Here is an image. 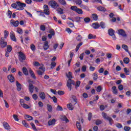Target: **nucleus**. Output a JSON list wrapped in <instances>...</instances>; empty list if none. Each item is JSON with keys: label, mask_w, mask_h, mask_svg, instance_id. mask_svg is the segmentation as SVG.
<instances>
[{"label": "nucleus", "mask_w": 131, "mask_h": 131, "mask_svg": "<svg viewBox=\"0 0 131 131\" xmlns=\"http://www.w3.org/2000/svg\"><path fill=\"white\" fill-rule=\"evenodd\" d=\"M93 79L94 80H97V79H98V73H94L93 74Z\"/></svg>", "instance_id": "a19ab883"}, {"label": "nucleus", "mask_w": 131, "mask_h": 131, "mask_svg": "<svg viewBox=\"0 0 131 131\" xmlns=\"http://www.w3.org/2000/svg\"><path fill=\"white\" fill-rule=\"evenodd\" d=\"M76 126L78 130H81V125H80V123L79 122H76Z\"/></svg>", "instance_id": "72a5a7b5"}, {"label": "nucleus", "mask_w": 131, "mask_h": 131, "mask_svg": "<svg viewBox=\"0 0 131 131\" xmlns=\"http://www.w3.org/2000/svg\"><path fill=\"white\" fill-rule=\"evenodd\" d=\"M124 129L125 131H129L130 129V128L129 127V126H125L124 127Z\"/></svg>", "instance_id": "774afa93"}, {"label": "nucleus", "mask_w": 131, "mask_h": 131, "mask_svg": "<svg viewBox=\"0 0 131 131\" xmlns=\"http://www.w3.org/2000/svg\"><path fill=\"white\" fill-rule=\"evenodd\" d=\"M40 29L42 31H46V26L45 25H41L40 26Z\"/></svg>", "instance_id": "13d9d810"}, {"label": "nucleus", "mask_w": 131, "mask_h": 131, "mask_svg": "<svg viewBox=\"0 0 131 131\" xmlns=\"http://www.w3.org/2000/svg\"><path fill=\"white\" fill-rule=\"evenodd\" d=\"M39 97L41 100H45L46 99V94L44 92H41L39 94Z\"/></svg>", "instance_id": "412c9836"}, {"label": "nucleus", "mask_w": 131, "mask_h": 131, "mask_svg": "<svg viewBox=\"0 0 131 131\" xmlns=\"http://www.w3.org/2000/svg\"><path fill=\"white\" fill-rule=\"evenodd\" d=\"M17 32L19 34H23V30L20 28H17Z\"/></svg>", "instance_id": "f704fd0d"}, {"label": "nucleus", "mask_w": 131, "mask_h": 131, "mask_svg": "<svg viewBox=\"0 0 131 131\" xmlns=\"http://www.w3.org/2000/svg\"><path fill=\"white\" fill-rule=\"evenodd\" d=\"M0 45L1 47L4 48L7 47V46L8 45V43L7 42V41H5V38H1L0 40Z\"/></svg>", "instance_id": "423d86ee"}, {"label": "nucleus", "mask_w": 131, "mask_h": 131, "mask_svg": "<svg viewBox=\"0 0 131 131\" xmlns=\"http://www.w3.org/2000/svg\"><path fill=\"white\" fill-rule=\"evenodd\" d=\"M30 49L33 51H35V46L33 44H31L30 45Z\"/></svg>", "instance_id": "680f3d73"}, {"label": "nucleus", "mask_w": 131, "mask_h": 131, "mask_svg": "<svg viewBox=\"0 0 131 131\" xmlns=\"http://www.w3.org/2000/svg\"><path fill=\"white\" fill-rule=\"evenodd\" d=\"M66 75L67 77L69 78L67 82V86L69 90L71 91V84H73V85L75 84L74 81L72 80V78H73V77L72 76V73L71 72H69L68 74L67 73H66Z\"/></svg>", "instance_id": "f257e3e1"}, {"label": "nucleus", "mask_w": 131, "mask_h": 131, "mask_svg": "<svg viewBox=\"0 0 131 131\" xmlns=\"http://www.w3.org/2000/svg\"><path fill=\"white\" fill-rule=\"evenodd\" d=\"M54 67H56V62H51V69H53V68Z\"/></svg>", "instance_id": "69168bd1"}, {"label": "nucleus", "mask_w": 131, "mask_h": 131, "mask_svg": "<svg viewBox=\"0 0 131 131\" xmlns=\"http://www.w3.org/2000/svg\"><path fill=\"white\" fill-rule=\"evenodd\" d=\"M58 2L63 6L66 5V1L65 0H58Z\"/></svg>", "instance_id": "09e8293b"}, {"label": "nucleus", "mask_w": 131, "mask_h": 131, "mask_svg": "<svg viewBox=\"0 0 131 131\" xmlns=\"http://www.w3.org/2000/svg\"><path fill=\"white\" fill-rule=\"evenodd\" d=\"M92 18H93V20L95 21H97L98 20V15L96 13H94L92 14Z\"/></svg>", "instance_id": "c756f323"}, {"label": "nucleus", "mask_w": 131, "mask_h": 131, "mask_svg": "<svg viewBox=\"0 0 131 131\" xmlns=\"http://www.w3.org/2000/svg\"><path fill=\"white\" fill-rule=\"evenodd\" d=\"M97 10L98 11H100V12H106V11H107V10H106V8L102 6L98 7Z\"/></svg>", "instance_id": "5701e85b"}, {"label": "nucleus", "mask_w": 131, "mask_h": 131, "mask_svg": "<svg viewBox=\"0 0 131 131\" xmlns=\"http://www.w3.org/2000/svg\"><path fill=\"white\" fill-rule=\"evenodd\" d=\"M123 62L125 63V64H128L129 63V58L128 57H125L123 59Z\"/></svg>", "instance_id": "2f4dec72"}, {"label": "nucleus", "mask_w": 131, "mask_h": 131, "mask_svg": "<svg viewBox=\"0 0 131 131\" xmlns=\"http://www.w3.org/2000/svg\"><path fill=\"white\" fill-rule=\"evenodd\" d=\"M10 24L11 26H14V27H18L19 26V21H14V19H11L10 20Z\"/></svg>", "instance_id": "1a4fd4ad"}, {"label": "nucleus", "mask_w": 131, "mask_h": 131, "mask_svg": "<svg viewBox=\"0 0 131 131\" xmlns=\"http://www.w3.org/2000/svg\"><path fill=\"white\" fill-rule=\"evenodd\" d=\"M80 7L81 8V9H84V10H86V11H90V9L89 7L85 5H81Z\"/></svg>", "instance_id": "cd10ccee"}, {"label": "nucleus", "mask_w": 131, "mask_h": 131, "mask_svg": "<svg viewBox=\"0 0 131 131\" xmlns=\"http://www.w3.org/2000/svg\"><path fill=\"white\" fill-rule=\"evenodd\" d=\"M16 4L17 5L18 7L17 10L18 11H22L24 10V8L26 7V4L23 3H21V2H16Z\"/></svg>", "instance_id": "7ed1b4c3"}, {"label": "nucleus", "mask_w": 131, "mask_h": 131, "mask_svg": "<svg viewBox=\"0 0 131 131\" xmlns=\"http://www.w3.org/2000/svg\"><path fill=\"white\" fill-rule=\"evenodd\" d=\"M118 33L119 35H121L123 37H126L127 35L125 33V31L123 29H120L118 31Z\"/></svg>", "instance_id": "6e6552de"}, {"label": "nucleus", "mask_w": 131, "mask_h": 131, "mask_svg": "<svg viewBox=\"0 0 131 131\" xmlns=\"http://www.w3.org/2000/svg\"><path fill=\"white\" fill-rule=\"evenodd\" d=\"M7 15L9 18H12V11L8 10Z\"/></svg>", "instance_id": "49530a36"}, {"label": "nucleus", "mask_w": 131, "mask_h": 131, "mask_svg": "<svg viewBox=\"0 0 131 131\" xmlns=\"http://www.w3.org/2000/svg\"><path fill=\"white\" fill-rule=\"evenodd\" d=\"M112 89L113 94H114L115 95H116V94H117V89H116V86H113Z\"/></svg>", "instance_id": "473e14b6"}, {"label": "nucleus", "mask_w": 131, "mask_h": 131, "mask_svg": "<svg viewBox=\"0 0 131 131\" xmlns=\"http://www.w3.org/2000/svg\"><path fill=\"white\" fill-rule=\"evenodd\" d=\"M84 21L85 23H89L91 21L90 17H85L84 18Z\"/></svg>", "instance_id": "8fccbe9b"}, {"label": "nucleus", "mask_w": 131, "mask_h": 131, "mask_svg": "<svg viewBox=\"0 0 131 131\" xmlns=\"http://www.w3.org/2000/svg\"><path fill=\"white\" fill-rule=\"evenodd\" d=\"M102 115L103 118H104V119H106L107 120H108L110 124L111 125H112V123L113 122V120L112 119V118L110 117H108V116H107V114L105 113H102Z\"/></svg>", "instance_id": "20e7f679"}, {"label": "nucleus", "mask_w": 131, "mask_h": 131, "mask_svg": "<svg viewBox=\"0 0 131 131\" xmlns=\"http://www.w3.org/2000/svg\"><path fill=\"white\" fill-rule=\"evenodd\" d=\"M80 19H82V17L77 16L74 17V20L75 21V22L79 23V22H81V20H80Z\"/></svg>", "instance_id": "393cba45"}, {"label": "nucleus", "mask_w": 131, "mask_h": 131, "mask_svg": "<svg viewBox=\"0 0 131 131\" xmlns=\"http://www.w3.org/2000/svg\"><path fill=\"white\" fill-rule=\"evenodd\" d=\"M9 36V31L7 30L4 31V38H7Z\"/></svg>", "instance_id": "79ce46f5"}, {"label": "nucleus", "mask_w": 131, "mask_h": 131, "mask_svg": "<svg viewBox=\"0 0 131 131\" xmlns=\"http://www.w3.org/2000/svg\"><path fill=\"white\" fill-rule=\"evenodd\" d=\"M101 91H102V86L101 85L98 86L96 89V92H97V93H100Z\"/></svg>", "instance_id": "37998d69"}, {"label": "nucleus", "mask_w": 131, "mask_h": 131, "mask_svg": "<svg viewBox=\"0 0 131 131\" xmlns=\"http://www.w3.org/2000/svg\"><path fill=\"white\" fill-rule=\"evenodd\" d=\"M57 94L59 95V96H63L65 93L63 91L59 90L57 92Z\"/></svg>", "instance_id": "603ef678"}, {"label": "nucleus", "mask_w": 131, "mask_h": 131, "mask_svg": "<svg viewBox=\"0 0 131 131\" xmlns=\"http://www.w3.org/2000/svg\"><path fill=\"white\" fill-rule=\"evenodd\" d=\"M116 126L118 127V128H122V125L120 123H116Z\"/></svg>", "instance_id": "e2e57ef3"}, {"label": "nucleus", "mask_w": 131, "mask_h": 131, "mask_svg": "<svg viewBox=\"0 0 131 131\" xmlns=\"http://www.w3.org/2000/svg\"><path fill=\"white\" fill-rule=\"evenodd\" d=\"M122 49L125 50V51L126 52H127V53H128V54H129V55H130V57L131 55H130V53H129V52L128 51V47H127V46L126 45H122Z\"/></svg>", "instance_id": "a211bd4d"}, {"label": "nucleus", "mask_w": 131, "mask_h": 131, "mask_svg": "<svg viewBox=\"0 0 131 131\" xmlns=\"http://www.w3.org/2000/svg\"><path fill=\"white\" fill-rule=\"evenodd\" d=\"M12 50H13V47H12V46H11V45H7V46L6 51L11 53V52H12Z\"/></svg>", "instance_id": "a878e982"}, {"label": "nucleus", "mask_w": 131, "mask_h": 131, "mask_svg": "<svg viewBox=\"0 0 131 131\" xmlns=\"http://www.w3.org/2000/svg\"><path fill=\"white\" fill-rule=\"evenodd\" d=\"M48 111L49 112H52V110H53V107L51 104L47 105Z\"/></svg>", "instance_id": "c9c22d12"}, {"label": "nucleus", "mask_w": 131, "mask_h": 131, "mask_svg": "<svg viewBox=\"0 0 131 131\" xmlns=\"http://www.w3.org/2000/svg\"><path fill=\"white\" fill-rule=\"evenodd\" d=\"M76 39L78 41H80L82 39V37H81V35H79L76 37Z\"/></svg>", "instance_id": "4d7b16f0"}, {"label": "nucleus", "mask_w": 131, "mask_h": 131, "mask_svg": "<svg viewBox=\"0 0 131 131\" xmlns=\"http://www.w3.org/2000/svg\"><path fill=\"white\" fill-rule=\"evenodd\" d=\"M72 98L74 102H75L74 103V105H76V104L77 103V99L76 98V97L75 96L73 95Z\"/></svg>", "instance_id": "e433bc0d"}, {"label": "nucleus", "mask_w": 131, "mask_h": 131, "mask_svg": "<svg viewBox=\"0 0 131 131\" xmlns=\"http://www.w3.org/2000/svg\"><path fill=\"white\" fill-rule=\"evenodd\" d=\"M23 72L25 75H28V71L25 67L23 68Z\"/></svg>", "instance_id": "bb28decb"}, {"label": "nucleus", "mask_w": 131, "mask_h": 131, "mask_svg": "<svg viewBox=\"0 0 131 131\" xmlns=\"http://www.w3.org/2000/svg\"><path fill=\"white\" fill-rule=\"evenodd\" d=\"M79 85H80V81H76V84H75L76 89H77V88H78V86H79Z\"/></svg>", "instance_id": "0e129e2a"}, {"label": "nucleus", "mask_w": 131, "mask_h": 131, "mask_svg": "<svg viewBox=\"0 0 131 131\" xmlns=\"http://www.w3.org/2000/svg\"><path fill=\"white\" fill-rule=\"evenodd\" d=\"M50 98L51 99H52L54 103H57L58 102V99H57V97L56 96H53V97H50Z\"/></svg>", "instance_id": "a18cd8bd"}, {"label": "nucleus", "mask_w": 131, "mask_h": 131, "mask_svg": "<svg viewBox=\"0 0 131 131\" xmlns=\"http://www.w3.org/2000/svg\"><path fill=\"white\" fill-rule=\"evenodd\" d=\"M3 126L5 129H7V130H10L11 129V126H10V125H9V123L3 122Z\"/></svg>", "instance_id": "9d476101"}, {"label": "nucleus", "mask_w": 131, "mask_h": 131, "mask_svg": "<svg viewBox=\"0 0 131 131\" xmlns=\"http://www.w3.org/2000/svg\"><path fill=\"white\" fill-rule=\"evenodd\" d=\"M22 123L24 125V126H25V127H29V125H28L27 123H26V121H25V120L23 121Z\"/></svg>", "instance_id": "3c124183"}, {"label": "nucleus", "mask_w": 131, "mask_h": 131, "mask_svg": "<svg viewBox=\"0 0 131 131\" xmlns=\"http://www.w3.org/2000/svg\"><path fill=\"white\" fill-rule=\"evenodd\" d=\"M56 110L57 111H63V108L62 107V106L58 105L57 107L56 108Z\"/></svg>", "instance_id": "052dcab7"}, {"label": "nucleus", "mask_w": 131, "mask_h": 131, "mask_svg": "<svg viewBox=\"0 0 131 131\" xmlns=\"http://www.w3.org/2000/svg\"><path fill=\"white\" fill-rule=\"evenodd\" d=\"M43 13L45 15H50V8L49 6L47 5L43 6Z\"/></svg>", "instance_id": "0eeeda50"}, {"label": "nucleus", "mask_w": 131, "mask_h": 131, "mask_svg": "<svg viewBox=\"0 0 131 131\" xmlns=\"http://www.w3.org/2000/svg\"><path fill=\"white\" fill-rule=\"evenodd\" d=\"M102 123V121L100 120H96L95 121V124L96 125H99V124H101Z\"/></svg>", "instance_id": "bf43d9fd"}, {"label": "nucleus", "mask_w": 131, "mask_h": 131, "mask_svg": "<svg viewBox=\"0 0 131 131\" xmlns=\"http://www.w3.org/2000/svg\"><path fill=\"white\" fill-rule=\"evenodd\" d=\"M18 54H19L18 59L20 62H23L25 60V59H26V56H25V54H24V53H23V52H19Z\"/></svg>", "instance_id": "39448f33"}, {"label": "nucleus", "mask_w": 131, "mask_h": 131, "mask_svg": "<svg viewBox=\"0 0 131 131\" xmlns=\"http://www.w3.org/2000/svg\"><path fill=\"white\" fill-rule=\"evenodd\" d=\"M43 48L45 51H47V50H49V48H50V46H49V42L48 41H46L44 42Z\"/></svg>", "instance_id": "ddd939ff"}, {"label": "nucleus", "mask_w": 131, "mask_h": 131, "mask_svg": "<svg viewBox=\"0 0 131 131\" xmlns=\"http://www.w3.org/2000/svg\"><path fill=\"white\" fill-rule=\"evenodd\" d=\"M100 27H101V28H102L103 29H104V28H106V26L105 25V23L101 21L100 24Z\"/></svg>", "instance_id": "ea45409f"}, {"label": "nucleus", "mask_w": 131, "mask_h": 131, "mask_svg": "<svg viewBox=\"0 0 131 131\" xmlns=\"http://www.w3.org/2000/svg\"><path fill=\"white\" fill-rule=\"evenodd\" d=\"M28 89H29V91L30 93L31 94H33V91L34 89V86L33 85V84H32V83H30V84H29V86H28Z\"/></svg>", "instance_id": "9b49d317"}, {"label": "nucleus", "mask_w": 131, "mask_h": 131, "mask_svg": "<svg viewBox=\"0 0 131 131\" xmlns=\"http://www.w3.org/2000/svg\"><path fill=\"white\" fill-rule=\"evenodd\" d=\"M7 78L9 79L10 82H14L15 81V78L12 75H8Z\"/></svg>", "instance_id": "4468645a"}, {"label": "nucleus", "mask_w": 131, "mask_h": 131, "mask_svg": "<svg viewBox=\"0 0 131 131\" xmlns=\"http://www.w3.org/2000/svg\"><path fill=\"white\" fill-rule=\"evenodd\" d=\"M56 123V119H53L52 120H50L48 121V125H54Z\"/></svg>", "instance_id": "aec40b11"}, {"label": "nucleus", "mask_w": 131, "mask_h": 131, "mask_svg": "<svg viewBox=\"0 0 131 131\" xmlns=\"http://www.w3.org/2000/svg\"><path fill=\"white\" fill-rule=\"evenodd\" d=\"M92 27L94 29H99L100 28V24H99V23H93Z\"/></svg>", "instance_id": "f3484780"}, {"label": "nucleus", "mask_w": 131, "mask_h": 131, "mask_svg": "<svg viewBox=\"0 0 131 131\" xmlns=\"http://www.w3.org/2000/svg\"><path fill=\"white\" fill-rule=\"evenodd\" d=\"M74 105L72 104V103H69L67 104V107L68 108L69 110H73L74 108Z\"/></svg>", "instance_id": "4be33fe9"}, {"label": "nucleus", "mask_w": 131, "mask_h": 131, "mask_svg": "<svg viewBox=\"0 0 131 131\" xmlns=\"http://www.w3.org/2000/svg\"><path fill=\"white\" fill-rule=\"evenodd\" d=\"M57 11L58 14H63V9H62L61 8H58L57 9Z\"/></svg>", "instance_id": "6e6d98bb"}, {"label": "nucleus", "mask_w": 131, "mask_h": 131, "mask_svg": "<svg viewBox=\"0 0 131 131\" xmlns=\"http://www.w3.org/2000/svg\"><path fill=\"white\" fill-rule=\"evenodd\" d=\"M29 72L32 78H33L34 79H36V77L35 76V75H34V73H33V71H32L31 69H29Z\"/></svg>", "instance_id": "6ab92c4d"}, {"label": "nucleus", "mask_w": 131, "mask_h": 131, "mask_svg": "<svg viewBox=\"0 0 131 131\" xmlns=\"http://www.w3.org/2000/svg\"><path fill=\"white\" fill-rule=\"evenodd\" d=\"M30 125H31V126L34 130H37V129H36V127H35V125H34V124L33 123L31 122L30 123Z\"/></svg>", "instance_id": "5fc2aeb1"}, {"label": "nucleus", "mask_w": 131, "mask_h": 131, "mask_svg": "<svg viewBox=\"0 0 131 131\" xmlns=\"http://www.w3.org/2000/svg\"><path fill=\"white\" fill-rule=\"evenodd\" d=\"M75 3H76V5H78V6H81V4H82V1L76 0Z\"/></svg>", "instance_id": "c03bdc74"}, {"label": "nucleus", "mask_w": 131, "mask_h": 131, "mask_svg": "<svg viewBox=\"0 0 131 131\" xmlns=\"http://www.w3.org/2000/svg\"><path fill=\"white\" fill-rule=\"evenodd\" d=\"M11 7L12 8H13V9H18V8H17L18 7V5H17V4L16 3H13L11 5Z\"/></svg>", "instance_id": "864d4df0"}, {"label": "nucleus", "mask_w": 131, "mask_h": 131, "mask_svg": "<svg viewBox=\"0 0 131 131\" xmlns=\"http://www.w3.org/2000/svg\"><path fill=\"white\" fill-rule=\"evenodd\" d=\"M10 35L11 40H13V41L15 42L17 41V39L16 38V36H15V34L14 33V32H10Z\"/></svg>", "instance_id": "f8f14e48"}, {"label": "nucleus", "mask_w": 131, "mask_h": 131, "mask_svg": "<svg viewBox=\"0 0 131 131\" xmlns=\"http://www.w3.org/2000/svg\"><path fill=\"white\" fill-rule=\"evenodd\" d=\"M76 12L79 14V15H82V14H83V11H82V10L79 8H77Z\"/></svg>", "instance_id": "c85d7f7f"}, {"label": "nucleus", "mask_w": 131, "mask_h": 131, "mask_svg": "<svg viewBox=\"0 0 131 131\" xmlns=\"http://www.w3.org/2000/svg\"><path fill=\"white\" fill-rule=\"evenodd\" d=\"M48 5L53 9H58L59 8V4L55 1H50L48 3Z\"/></svg>", "instance_id": "f03ea898"}, {"label": "nucleus", "mask_w": 131, "mask_h": 131, "mask_svg": "<svg viewBox=\"0 0 131 131\" xmlns=\"http://www.w3.org/2000/svg\"><path fill=\"white\" fill-rule=\"evenodd\" d=\"M96 35H93L92 34H90L88 36L89 39H94L96 38Z\"/></svg>", "instance_id": "7c9ffc66"}, {"label": "nucleus", "mask_w": 131, "mask_h": 131, "mask_svg": "<svg viewBox=\"0 0 131 131\" xmlns=\"http://www.w3.org/2000/svg\"><path fill=\"white\" fill-rule=\"evenodd\" d=\"M60 119L62 120V121H65L66 123H68V122H69V120L67 119V117H66V116H61Z\"/></svg>", "instance_id": "dca6fc26"}, {"label": "nucleus", "mask_w": 131, "mask_h": 131, "mask_svg": "<svg viewBox=\"0 0 131 131\" xmlns=\"http://www.w3.org/2000/svg\"><path fill=\"white\" fill-rule=\"evenodd\" d=\"M115 33V31L113 29H110L108 30V34L111 36L112 35H114Z\"/></svg>", "instance_id": "b1692460"}, {"label": "nucleus", "mask_w": 131, "mask_h": 131, "mask_svg": "<svg viewBox=\"0 0 131 131\" xmlns=\"http://www.w3.org/2000/svg\"><path fill=\"white\" fill-rule=\"evenodd\" d=\"M16 85L17 86V91L20 92L21 90H22V85L20 84V83L18 81H16Z\"/></svg>", "instance_id": "2eb2a0df"}, {"label": "nucleus", "mask_w": 131, "mask_h": 131, "mask_svg": "<svg viewBox=\"0 0 131 131\" xmlns=\"http://www.w3.org/2000/svg\"><path fill=\"white\" fill-rule=\"evenodd\" d=\"M21 106L24 109H30V106L27 104L24 103Z\"/></svg>", "instance_id": "4c0bfd02"}, {"label": "nucleus", "mask_w": 131, "mask_h": 131, "mask_svg": "<svg viewBox=\"0 0 131 131\" xmlns=\"http://www.w3.org/2000/svg\"><path fill=\"white\" fill-rule=\"evenodd\" d=\"M124 72L126 75H129V70H127V68H124Z\"/></svg>", "instance_id": "58836bf2"}, {"label": "nucleus", "mask_w": 131, "mask_h": 131, "mask_svg": "<svg viewBox=\"0 0 131 131\" xmlns=\"http://www.w3.org/2000/svg\"><path fill=\"white\" fill-rule=\"evenodd\" d=\"M26 117L28 119V121H29L30 120H33V117L28 115H26Z\"/></svg>", "instance_id": "de8ad7c7"}, {"label": "nucleus", "mask_w": 131, "mask_h": 131, "mask_svg": "<svg viewBox=\"0 0 131 131\" xmlns=\"http://www.w3.org/2000/svg\"><path fill=\"white\" fill-rule=\"evenodd\" d=\"M71 10H72V11H74L75 12H76V10H77V7L76 6H72L71 7Z\"/></svg>", "instance_id": "338daca9"}]
</instances>
